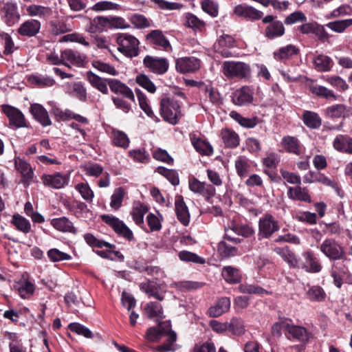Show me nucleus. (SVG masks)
Masks as SVG:
<instances>
[{
    "instance_id": "obj_1",
    "label": "nucleus",
    "mask_w": 352,
    "mask_h": 352,
    "mask_svg": "<svg viewBox=\"0 0 352 352\" xmlns=\"http://www.w3.org/2000/svg\"><path fill=\"white\" fill-rule=\"evenodd\" d=\"M163 337H166L165 342L156 346L154 350L163 352L175 351L177 349V333L172 330L170 320L160 322L157 325L148 328L145 334V338L152 342H157Z\"/></svg>"
},
{
    "instance_id": "obj_2",
    "label": "nucleus",
    "mask_w": 352,
    "mask_h": 352,
    "mask_svg": "<svg viewBox=\"0 0 352 352\" xmlns=\"http://www.w3.org/2000/svg\"><path fill=\"white\" fill-rule=\"evenodd\" d=\"M221 72L228 79L248 80L251 77L250 65L242 61L226 60L221 65Z\"/></svg>"
},
{
    "instance_id": "obj_3",
    "label": "nucleus",
    "mask_w": 352,
    "mask_h": 352,
    "mask_svg": "<svg viewBox=\"0 0 352 352\" xmlns=\"http://www.w3.org/2000/svg\"><path fill=\"white\" fill-rule=\"evenodd\" d=\"M160 113L165 122L177 124L182 116L179 102L169 97L163 98L160 100Z\"/></svg>"
},
{
    "instance_id": "obj_4",
    "label": "nucleus",
    "mask_w": 352,
    "mask_h": 352,
    "mask_svg": "<svg viewBox=\"0 0 352 352\" xmlns=\"http://www.w3.org/2000/svg\"><path fill=\"white\" fill-rule=\"evenodd\" d=\"M118 50L127 58H134L139 55V40L128 33H119L116 35Z\"/></svg>"
},
{
    "instance_id": "obj_5",
    "label": "nucleus",
    "mask_w": 352,
    "mask_h": 352,
    "mask_svg": "<svg viewBox=\"0 0 352 352\" xmlns=\"http://www.w3.org/2000/svg\"><path fill=\"white\" fill-rule=\"evenodd\" d=\"M280 228L279 221L271 213L266 212L258 221V239H270Z\"/></svg>"
},
{
    "instance_id": "obj_6",
    "label": "nucleus",
    "mask_w": 352,
    "mask_h": 352,
    "mask_svg": "<svg viewBox=\"0 0 352 352\" xmlns=\"http://www.w3.org/2000/svg\"><path fill=\"white\" fill-rule=\"evenodd\" d=\"M330 274L333 278V284L337 288H341L343 283L352 284V274L344 259L334 261L331 265Z\"/></svg>"
},
{
    "instance_id": "obj_7",
    "label": "nucleus",
    "mask_w": 352,
    "mask_h": 352,
    "mask_svg": "<svg viewBox=\"0 0 352 352\" xmlns=\"http://www.w3.org/2000/svg\"><path fill=\"white\" fill-rule=\"evenodd\" d=\"M261 19L263 24L265 25L263 32L265 38L274 40L285 34V28L283 23L278 20L276 16L268 14Z\"/></svg>"
},
{
    "instance_id": "obj_8",
    "label": "nucleus",
    "mask_w": 352,
    "mask_h": 352,
    "mask_svg": "<svg viewBox=\"0 0 352 352\" xmlns=\"http://www.w3.org/2000/svg\"><path fill=\"white\" fill-rule=\"evenodd\" d=\"M320 251L329 260L340 261L345 259L344 248L334 239L327 238L320 245Z\"/></svg>"
},
{
    "instance_id": "obj_9",
    "label": "nucleus",
    "mask_w": 352,
    "mask_h": 352,
    "mask_svg": "<svg viewBox=\"0 0 352 352\" xmlns=\"http://www.w3.org/2000/svg\"><path fill=\"white\" fill-rule=\"evenodd\" d=\"M100 218L103 222L112 228L119 236L129 241L134 240L131 230L120 219L111 214H102Z\"/></svg>"
},
{
    "instance_id": "obj_10",
    "label": "nucleus",
    "mask_w": 352,
    "mask_h": 352,
    "mask_svg": "<svg viewBox=\"0 0 352 352\" xmlns=\"http://www.w3.org/2000/svg\"><path fill=\"white\" fill-rule=\"evenodd\" d=\"M147 44L157 50H162L166 52L173 51L170 41L160 30H153L146 36Z\"/></svg>"
},
{
    "instance_id": "obj_11",
    "label": "nucleus",
    "mask_w": 352,
    "mask_h": 352,
    "mask_svg": "<svg viewBox=\"0 0 352 352\" xmlns=\"http://www.w3.org/2000/svg\"><path fill=\"white\" fill-rule=\"evenodd\" d=\"M143 65L148 71L157 75H164L169 69V62L166 58L151 55L144 58Z\"/></svg>"
},
{
    "instance_id": "obj_12",
    "label": "nucleus",
    "mask_w": 352,
    "mask_h": 352,
    "mask_svg": "<svg viewBox=\"0 0 352 352\" xmlns=\"http://www.w3.org/2000/svg\"><path fill=\"white\" fill-rule=\"evenodd\" d=\"M322 268L321 262L314 252L309 250L302 253L298 269L303 270L308 273L316 274L320 272Z\"/></svg>"
},
{
    "instance_id": "obj_13",
    "label": "nucleus",
    "mask_w": 352,
    "mask_h": 352,
    "mask_svg": "<svg viewBox=\"0 0 352 352\" xmlns=\"http://www.w3.org/2000/svg\"><path fill=\"white\" fill-rule=\"evenodd\" d=\"M188 186L192 192L201 195L207 201H210L216 193L215 188L212 185L200 182L195 177L189 179Z\"/></svg>"
},
{
    "instance_id": "obj_14",
    "label": "nucleus",
    "mask_w": 352,
    "mask_h": 352,
    "mask_svg": "<svg viewBox=\"0 0 352 352\" xmlns=\"http://www.w3.org/2000/svg\"><path fill=\"white\" fill-rule=\"evenodd\" d=\"M2 111L9 120V125L15 129L26 127L23 113L17 108L6 104L2 106Z\"/></svg>"
},
{
    "instance_id": "obj_15",
    "label": "nucleus",
    "mask_w": 352,
    "mask_h": 352,
    "mask_svg": "<svg viewBox=\"0 0 352 352\" xmlns=\"http://www.w3.org/2000/svg\"><path fill=\"white\" fill-rule=\"evenodd\" d=\"M201 61L194 56L182 57L176 60V70L181 74L192 73L200 68Z\"/></svg>"
},
{
    "instance_id": "obj_16",
    "label": "nucleus",
    "mask_w": 352,
    "mask_h": 352,
    "mask_svg": "<svg viewBox=\"0 0 352 352\" xmlns=\"http://www.w3.org/2000/svg\"><path fill=\"white\" fill-rule=\"evenodd\" d=\"M108 85L111 91L116 95L120 96L131 102H135V96L131 89L118 79L109 78Z\"/></svg>"
},
{
    "instance_id": "obj_17",
    "label": "nucleus",
    "mask_w": 352,
    "mask_h": 352,
    "mask_svg": "<svg viewBox=\"0 0 352 352\" xmlns=\"http://www.w3.org/2000/svg\"><path fill=\"white\" fill-rule=\"evenodd\" d=\"M254 100V91L248 86H243L236 89L232 96V102L238 106H248Z\"/></svg>"
},
{
    "instance_id": "obj_18",
    "label": "nucleus",
    "mask_w": 352,
    "mask_h": 352,
    "mask_svg": "<svg viewBox=\"0 0 352 352\" xmlns=\"http://www.w3.org/2000/svg\"><path fill=\"white\" fill-rule=\"evenodd\" d=\"M234 13L239 17L253 21L259 20L263 16L262 11L245 4L236 6L234 8Z\"/></svg>"
},
{
    "instance_id": "obj_19",
    "label": "nucleus",
    "mask_w": 352,
    "mask_h": 352,
    "mask_svg": "<svg viewBox=\"0 0 352 352\" xmlns=\"http://www.w3.org/2000/svg\"><path fill=\"white\" fill-rule=\"evenodd\" d=\"M175 210L178 221L184 226L190 222V213L188 208L181 195H177L175 200Z\"/></svg>"
},
{
    "instance_id": "obj_20",
    "label": "nucleus",
    "mask_w": 352,
    "mask_h": 352,
    "mask_svg": "<svg viewBox=\"0 0 352 352\" xmlns=\"http://www.w3.org/2000/svg\"><path fill=\"white\" fill-rule=\"evenodd\" d=\"M280 146L285 152L290 154L300 155L302 153V145L298 138L295 136H283L281 139Z\"/></svg>"
},
{
    "instance_id": "obj_21",
    "label": "nucleus",
    "mask_w": 352,
    "mask_h": 352,
    "mask_svg": "<svg viewBox=\"0 0 352 352\" xmlns=\"http://www.w3.org/2000/svg\"><path fill=\"white\" fill-rule=\"evenodd\" d=\"M333 148L342 153L352 155V137L349 135L338 134L333 140Z\"/></svg>"
},
{
    "instance_id": "obj_22",
    "label": "nucleus",
    "mask_w": 352,
    "mask_h": 352,
    "mask_svg": "<svg viewBox=\"0 0 352 352\" xmlns=\"http://www.w3.org/2000/svg\"><path fill=\"white\" fill-rule=\"evenodd\" d=\"M1 14L8 26H12L19 20L20 15L15 3L7 2L1 9Z\"/></svg>"
},
{
    "instance_id": "obj_23",
    "label": "nucleus",
    "mask_w": 352,
    "mask_h": 352,
    "mask_svg": "<svg viewBox=\"0 0 352 352\" xmlns=\"http://www.w3.org/2000/svg\"><path fill=\"white\" fill-rule=\"evenodd\" d=\"M109 29L108 16H98L90 20L86 26V30L91 33H100Z\"/></svg>"
},
{
    "instance_id": "obj_24",
    "label": "nucleus",
    "mask_w": 352,
    "mask_h": 352,
    "mask_svg": "<svg viewBox=\"0 0 352 352\" xmlns=\"http://www.w3.org/2000/svg\"><path fill=\"white\" fill-rule=\"evenodd\" d=\"M231 301L228 297H221L216 303L211 306L208 311V315L212 318H217L223 314L228 312L230 309Z\"/></svg>"
},
{
    "instance_id": "obj_25",
    "label": "nucleus",
    "mask_w": 352,
    "mask_h": 352,
    "mask_svg": "<svg viewBox=\"0 0 352 352\" xmlns=\"http://www.w3.org/2000/svg\"><path fill=\"white\" fill-rule=\"evenodd\" d=\"M287 195L289 199L293 201H300L305 203L310 204L311 198L307 188H302L300 186L287 188Z\"/></svg>"
},
{
    "instance_id": "obj_26",
    "label": "nucleus",
    "mask_w": 352,
    "mask_h": 352,
    "mask_svg": "<svg viewBox=\"0 0 352 352\" xmlns=\"http://www.w3.org/2000/svg\"><path fill=\"white\" fill-rule=\"evenodd\" d=\"M30 111L34 118L42 126H47L51 125L52 122L48 112L41 104L37 103L31 104Z\"/></svg>"
},
{
    "instance_id": "obj_27",
    "label": "nucleus",
    "mask_w": 352,
    "mask_h": 352,
    "mask_svg": "<svg viewBox=\"0 0 352 352\" xmlns=\"http://www.w3.org/2000/svg\"><path fill=\"white\" fill-rule=\"evenodd\" d=\"M300 50L296 45L289 44L285 47H280L273 53L275 60L278 61H285L297 56Z\"/></svg>"
},
{
    "instance_id": "obj_28",
    "label": "nucleus",
    "mask_w": 352,
    "mask_h": 352,
    "mask_svg": "<svg viewBox=\"0 0 352 352\" xmlns=\"http://www.w3.org/2000/svg\"><path fill=\"white\" fill-rule=\"evenodd\" d=\"M274 251L281 256L290 268H297L298 267L300 258H298L295 253L290 250L288 246L283 248H275Z\"/></svg>"
},
{
    "instance_id": "obj_29",
    "label": "nucleus",
    "mask_w": 352,
    "mask_h": 352,
    "mask_svg": "<svg viewBox=\"0 0 352 352\" xmlns=\"http://www.w3.org/2000/svg\"><path fill=\"white\" fill-rule=\"evenodd\" d=\"M221 276L224 280L229 284L241 283L242 273L240 269L230 265L224 266L221 270Z\"/></svg>"
},
{
    "instance_id": "obj_30",
    "label": "nucleus",
    "mask_w": 352,
    "mask_h": 352,
    "mask_svg": "<svg viewBox=\"0 0 352 352\" xmlns=\"http://www.w3.org/2000/svg\"><path fill=\"white\" fill-rule=\"evenodd\" d=\"M41 23L35 19H29L22 24L18 29V33L23 36L32 37L35 36L40 30Z\"/></svg>"
},
{
    "instance_id": "obj_31",
    "label": "nucleus",
    "mask_w": 352,
    "mask_h": 352,
    "mask_svg": "<svg viewBox=\"0 0 352 352\" xmlns=\"http://www.w3.org/2000/svg\"><path fill=\"white\" fill-rule=\"evenodd\" d=\"M285 330L293 338L305 343L308 342L311 336V333L302 326L289 324L285 325Z\"/></svg>"
},
{
    "instance_id": "obj_32",
    "label": "nucleus",
    "mask_w": 352,
    "mask_h": 352,
    "mask_svg": "<svg viewBox=\"0 0 352 352\" xmlns=\"http://www.w3.org/2000/svg\"><path fill=\"white\" fill-rule=\"evenodd\" d=\"M86 77L91 85L97 89L103 94H107L108 90V80L109 78H102L99 76L96 75L91 71L87 72Z\"/></svg>"
},
{
    "instance_id": "obj_33",
    "label": "nucleus",
    "mask_w": 352,
    "mask_h": 352,
    "mask_svg": "<svg viewBox=\"0 0 352 352\" xmlns=\"http://www.w3.org/2000/svg\"><path fill=\"white\" fill-rule=\"evenodd\" d=\"M301 119L304 124L310 129H318L322 125V119L315 111L305 110Z\"/></svg>"
},
{
    "instance_id": "obj_34",
    "label": "nucleus",
    "mask_w": 352,
    "mask_h": 352,
    "mask_svg": "<svg viewBox=\"0 0 352 352\" xmlns=\"http://www.w3.org/2000/svg\"><path fill=\"white\" fill-rule=\"evenodd\" d=\"M313 64L318 72H327L333 67V61L329 56L320 54L314 57Z\"/></svg>"
},
{
    "instance_id": "obj_35",
    "label": "nucleus",
    "mask_w": 352,
    "mask_h": 352,
    "mask_svg": "<svg viewBox=\"0 0 352 352\" xmlns=\"http://www.w3.org/2000/svg\"><path fill=\"white\" fill-rule=\"evenodd\" d=\"M346 109L347 107L344 104H334L324 109V115L332 120L344 118L347 116Z\"/></svg>"
},
{
    "instance_id": "obj_36",
    "label": "nucleus",
    "mask_w": 352,
    "mask_h": 352,
    "mask_svg": "<svg viewBox=\"0 0 352 352\" xmlns=\"http://www.w3.org/2000/svg\"><path fill=\"white\" fill-rule=\"evenodd\" d=\"M111 144L114 146L126 149L129 146L130 140L126 133L117 129L111 130Z\"/></svg>"
},
{
    "instance_id": "obj_37",
    "label": "nucleus",
    "mask_w": 352,
    "mask_h": 352,
    "mask_svg": "<svg viewBox=\"0 0 352 352\" xmlns=\"http://www.w3.org/2000/svg\"><path fill=\"white\" fill-rule=\"evenodd\" d=\"M221 135L226 147L235 148L239 145L240 138L234 131L230 129H222Z\"/></svg>"
},
{
    "instance_id": "obj_38",
    "label": "nucleus",
    "mask_w": 352,
    "mask_h": 352,
    "mask_svg": "<svg viewBox=\"0 0 352 352\" xmlns=\"http://www.w3.org/2000/svg\"><path fill=\"white\" fill-rule=\"evenodd\" d=\"M10 223L16 230L24 234L30 233L32 230L30 221L19 214H13Z\"/></svg>"
},
{
    "instance_id": "obj_39",
    "label": "nucleus",
    "mask_w": 352,
    "mask_h": 352,
    "mask_svg": "<svg viewBox=\"0 0 352 352\" xmlns=\"http://www.w3.org/2000/svg\"><path fill=\"white\" fill-rule=\"evenodd\" d=\"M190 140L195 149L201 155L210 156L213 153V148L208 142L195 135L190 136Z\"/></svg>"
},
{
    "instance_id": "obj_40",
    "label": "nucleus",
    "mask_w": 352,
    "mask_h": 352,
    "mask_svg": "<svg viewBox=\"0 0 352 352\" xmlns=\"http://www.w3.org/2000/svg\"><path fill=\"white\" fill-rule=\"evenodd\" d=\"M83 238L86 242V243L90 246L93 251L95 252L96 249H101L103 248H116V245L114 244H111L109 242H107L102 239H99L96 238L94 234L91 233L85 234Z\"/></svg>"
},
{
    "instance_id": "obj_41",
    "label": "nucleus",
    "mask_w": 352,
    "mask_h": 352,
    "mask_svg": "<svg viewBox=\"0 0 352 352\" xmlns=\"http://www.w3.org/2000/svg\"><path fill=\"white\" fill-rule=\"evenodd\" d=\"M232 119L236 121L241 126L246 129H252L258 123V118L256 116L252 118L243 117L236 111H232L230 113Z\"/></svg>"
},
{
    "instance_id": "obj_42",
    "label": "nucleus",
    "mask_w": 352,
    "mask_h": 352,
    "mask_svg": "<svg viewBox=\"0 0 352 352\" xmlns=\"http://www.w3.org/2000/svg\"><path fill=\"white\" fill-rule=\"evenodd\" d=\"M193 85H197L200 90L208 94L209 100L213 104H218L221 102V96L218 90L214 88L210 83L206 84L204 82H197L192 81Z\"/></svg>"
},
{
    "instance_id": "obj_43",
    "label": "nucleus",
    "mask_w": 352,
    "mask_h": 352,
    "mask_svg": "<svg viewBox=\"0 0 352 352\" xmlns=\"http://www.w3.org/2000/svg\"><path fill=\"white\" fill-rule=\"evenodd\" d=\"M234 167L238 176L241 179L248 177L251 171L250 161L244 156H239L236 159Z\"/></svg>"
},
{
    "instance_id": "obj_44",
    "label": "nucleus",
    "mask_w": 352,
    "mask_h": 352,
    "mask_svg": "<svg viewBox=\"0 0 352 352\" xmlns=\"http://www.w3.org/2000/svg\"><path fill=\"white\" fill-rule=\"evenodd\" d=\"M306 297L311 302H323L325 300L327 294L319 285L309 286L308 290L306 292Z\"/></svg>"
},
{
    "instance_id": "obj_45",
    "label": "nucleus",
    "mask_w": 352,
    "mask_h": 352,
    "mask_svg": "<svg viewBox=\"0 0 352 352\" xmlns=\"http://www.w3.org/2000/svg\"><path fill=\"white\" fill-rule=\"evenodd\" d=\"M42 181L45 186L54 188H60L64 186L66 182V178L60 173H56L54 175H43L42 177Z\"/></svg>"
},
{
    "instance_id": "obj_46",
    "label": "nucleus",
    "mask_w": 352,
    "mask_h": 352,
    "mask_svg": "<svg viewBox=\"0 0 352 352\" xmlns=\"http://www.w3.org/2000/svg\"><path fill=\"white\" fill-rule=\"evenodd\" d=\"M303 178L305 183L319 182L325 186H331L334 184L333 183V180L320 172L315 173L309 171L304 176Z\"/></svg>"
},
{
    "instance_id": "obj_47",
    "label": "nucleus",
    "mask_w": 352,
    "mask_h": 352,
    "mask_svg": "<svg viewBox=\"0 0 352 352\" xmlns=\"http://www.w3.org/2000/svg\"><path fill=\"white\" fill-rule=\"evenodd\" d=\"M309 91L318 97L327 100H336L338 99V96L332 90L322 85H311L309 87Z\"/></svg>"
},
{
    "instance_id": "obj_48",
    "label": "nucleus",
    "mask_w": 352,
    "mask_h": 352,
    "mask_svg": "<svg viewBox=\"0 0 352 352\" xmlns=\"http://www.w3.org/2000/svg\"><path fill=\"white\" fill-rule=\"evenodd\" d=\"M128 156L135 162L146 164L150 161V155L145 148H138L130 150Z\"/></svg>"
},
{
    "instance_id": "obj_49",
    "label": "nucleus",
    "mask_w": 352,
    "mask_h": 352,
    "mask_svg": "<svg viewBox=\"0 0 352 352\" xmlns=\"http://www.w3.org/2000/svg\"><path fill=\"white\" fill-rule=\"evenodd\" d=\"M144 311L149 318H162L163 309L162 305L157 302H150L144 307Z\"/></svg>"
},
{
    "instance_id": "obj_50",
    "label": "nucleus",
    "mask_w": 352,
    "mask_h": 352,
    "mask_svg": "<svg viewBox=\"0 0 352 352\" xmlns=\"http://www.w3.org/2000/svg\"><path fill=\"white\" fill-rule=\"evenodd\" d=\"M231 230L237 235L245 238L253 236L255 234L254 228L248 223H234L232 226Z\"/></svg>"
},
{
    "instance_id": "obj_51",
    "label": "nucleus",
    "mask_w": 352,
    "mask_h": 352,
    "mask_svg": "<svg viewBox=\"0 0 352 352\" xmlns=\"http://www.w3.org/2000/svg\"><path fill=\"white\" fill-rule=\"evenodd\" d=\"M155 171L167 179L172 185L175 186L179 185V178L177 170L160 166L156 168Z\"/></svg>"
},
{
    "instance_id": "obj_52",
    "label": "nucleus",
    "mask_w": 352,
    "mask_h": 352,
    "mask_svg": "<svg viewBox=\"0 0 352 352\" xmlns=\"http://www.w3.org/2000/svg\"><path fill=\"white\" fill-rule=\"evenodd\" d=\"M217 250L222 258H228L237 255V248L232 246L226 241H220L218 243Z\"/></svg>"
},
{
    "instance_id": "obj_53",
    "label": "nucleus",
    "mask_w": 352,
    "mask_h": 352,
    "mask_svg": "<svg viewBox=\"0 0 352 352\" xmlns=\"http://www.w3.org/2000/svg\"><path fill=\"white\" fill-rule=\"evenodd\" d=\"M179 258L186 263H193L195 264H205L206 259L204 257L199 256L198 254L187 251L182 250L178 254Z\"/></svg>"
},
{
    "instance_id": "obj_54",
    "label": "nucleus",
    "mask_w": 352,
    "mask_h": 352,
    "mask_svg": "<svg viewBox=\"0 0 352 352\" xmlns=\"http://www.w3.org/2000/svg\"><path fill=\"white\" fill-rule=\"evenodd\" d=\"M239 292L247 294L263 295L267 294L268 292L258 285L243 283L238 287Z\"/></svg>"
},
{
    "instance_id": "obj_55",
    "label": "nucleus",
    "mask_w": 352,
    "mask_h": 352,
    "mask_svg": "<svg viewBox=\"0 0 352 352\" xmlns=\"http://www.w3.org/2000/svg\"><path fill=\"white\" fill-rule=\"evenodd\" d=\"M83 171L87 177L97 178L103 173V166L98 163L89 162L83 166Z\"/></svg>"
},
{
    "instance_id": "obj_56",
    "label": "nucleus",
    "mask_w": 352,
    "mask_h": 352,
    "mask_svg": "<svg viewBox=\"0 0 352 352\" xmlns=\"http://www.w3.org/2000/svg\"><path fill=\"white\" fill-rule=\"evenodd\" d=\"M228 331L234 336H241L245 333L243 320L240 318H232L228 322Z\"/></svg>"
},
{
    "instance_id": "obj_57",
    "label": "nucleus",
    "mask_w": 352,
    "mask_h": 352,
    "mask_svg": "<svg viewBox=\"0 0 352 352\" xmlns=\"http://www.w3.org/2000/svg\"><path fill=\"white\" fill-rule=\"evenodd\" d=\"M29 82L38 87H51L54 84V80L47 76L32 75L28 78Z\"/></svg>"
},
{
    "instance_id": "obj_58",
    "label": "nucleus",
    "mask_w": 352,
    "mask_h": 352,
    "mask_svg": "<svg viewBox=\"0 0 352 352\" xmlns=\"http://www.w3.org/2000/svg\"><path fill=\"white\" fill-rule=\"evenodd\" d=\"M124 195L125 192L123 188L119 187L116 188L111 196V208L115 210L120 209L122 205Z\"/></svg>"
},
{
    "instance_id": "obj_59",
    "label": "nucleus",
    "mask_w": 352,
    "mask_h": 352,
    "mask_svg": "<svg viewBox=\"0 0 352 352\" xmlns=\"http://www.w3.org/2000/svg\"><path fill=\"white\" fill-rule=\"evenodd\" d=\"M148 210V207L144 204H139L133 207L131 216L133 220L137 225L140 226L144 223V216L147 212Z\"/></svg>"
},
{
    "instance_id": "obj_60",
    "label": "nucleus",
    "mask_w": 352,
    "mask_h": 352,
    "mask_svg": "<svg viewBox=\"0 0 352 352\" xmlns=\"http://www.w3.org/2000/svg\"><path fill=\"white\" fill-rule=\"evenodd\" d=\"M15 166L25 179L28 180L32 179L34 173L30 165L27 162L18 159L15 161Z\"/></svg>"
},
{
    "instance_id": "obj_61",
    "label": "nucleus",
    "mask_w": 352,
    "mask_h": 352,
    "mask_svg": "<svg viewBox=\"0 0 352 352\" xmlns=\"http://www.w3.org/2000/svg\"><path fill=\"white\" fill-rule=\"evenodd\" d=\"M16 289L21 298H27L33 294L34 285L28 280H21L17 283Z\"/></svg>"
},
{
    "instance_id": "obj_62",
    "label": "nucleus",
    "mask_w": 352,
    "mask_h": 352,
    "mask_svg": "<svg viewBox=\"0 0 352 352\" xmlns=\"http://www.w3.org/2000/svg\"><path fill=\"white\" fill-rule=\"evenodd\" d=\"M135 81L138 85L146 89L148 92L151 94L155 92L156 87L147 75L144 74H138L136 76Z\"/></svg>"
},
{
    "instance_id": "obj_63",
    "label": "nucleus",
    "mask_w": 352,
    "mask_h": 352,
    "mask_svg": "<svg viewBox=\"0 0 352 352\" xmlns=\"http://www.w3.org/2000/svg\"><path fill=\"white\" fill-rule=\"evenodd\" d=\"M186 25L195 30H202L205 26L204 21L199 19L196 15L192 13L188 12L185 15Z\"/></svg>"
},
{
    "instance_id": "obj_64",
    "label": "nucleus",
    "mask_w": 352,
    "mask_h": 352,
    "mask_svg": "<svg viewBox=\"0 0 352 352\" xmlns=\"http://www.w3.org/2000/svg\"><path fill=\"white\" fill-rule=\"evenodd\" d=\"M352 25V19L338 20L329 22L327 26L332 31L338 33L343 32L347 28Z\"/></svg>"
}]
</instances>
